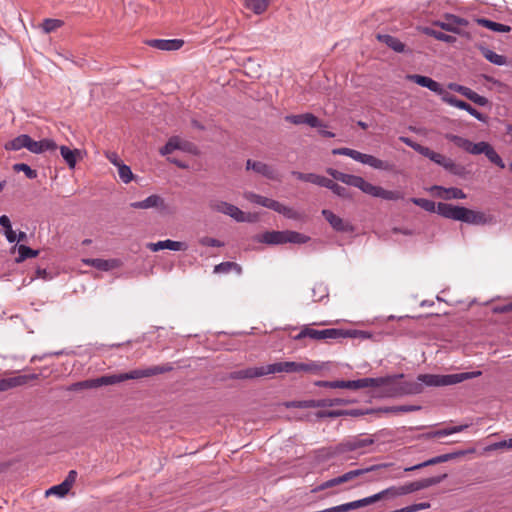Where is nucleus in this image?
Segmentation results:
<instances>
[{
  "label": "nucleus",
  "mask_w": 512,
  "mask_h": 512,
  "mask_svg": "<svg viewBox=\"0 0 512 512\" xmlns=\"http://www.w3.org/2000/svg\"><path fill=\"white\" fill-rule=\"evenodd\" d=\"M467 427H468L467 425L453 426V427L437 430L433 433V435H434V437H444V436H448V435H451L454 433L461 432L464 429H466Z\"/></svg>",
  "instance_id": "47"
},
{
  "label": "nucleus",
  "mask_w": 512,
  "mask_h": 512,
  "mask_svg": "<svg viewBox=\"0 0 512 512\" xmlns=\"http://www.w3.org/2000/svg\"><path fill=\"white\" fill-rule=\"evenodd\" d=\"M63 25V21L59 19H51L47 18L42 23V29L45 33H51L61 27Z\"/></svg>",
  "instance_id": "45"
},
{
  "label": "nucleus",
  "mask_w": 512,
  "mask_h": 512,
  "mask_svg": "<svg viewBox=\"0 0 512 512\" xmlns=\"http://www.w3.org/2000/svg\"><path fill=\"white\" fill-rule=\"evenodd\" d=\"M398 406L374 408V412L377 415L388 414V413H401L397 410Z\"/></svg>",
  "instance_id": "59"
},
{
  "label": "nucleus",
  "mask_w": 512,
  "mask_h": 512,
  "mask_svg": "<svg viewBox=\"0 0 512 512\" xmlns=\"http://www.w3.org/2000/svg\"><path fill=\"white\" fill-rule=\"evenodd\" d=\"M410 201L427 212L437 213V205L432 200L425 198H411Z\"/></svg>",
  "instance_id": "40"
},
{
  "label": "nucleus",
  "mask_w": 512,
  "mask_h": 512,
  "mask_svg": "<svg viewBox=\"0 0 512 512\" xmlns=\"http://www.w3.org/2000/svg\"><path fill=\"white\" fill-rule=\"evenodd\" d=\"M482 374L481 371H472V372H461L456 374H447V375H439V374H420L418 375V380L422 382L424 386L430 387H441V386H449L461 383L465 380H469L472 378H476Z\"/></svg>",
  "instance_id": "9"
},
{
  "label": "nucleus",
  "mask_w": 512,
  "mask_h": 512,
  "mask_svg": "<svg viewBox=\"0 0 512 512\" xmlns=\"http://www.w3.org/2000/svg\"><path fill=\"white\" fill-rule=\"evenodd\" d=\"M428 508H430V503L422 502V503H416V504H412V505L400 508L399 512H417V511L425 510Z\"/></svg>",
  "instance_id": "50"
},
{
  "label": "nucleus",
  "mask_w": 512,
  "mask_h": 512,
  "mask_svg": "<svg viewBox=\"0 0 512 512\" xmlns=\"http://www.w3.org/2000/svg\"><path fill=\"white\" fill-rule=\"evenodd\" d=\"M442 101L449 104L450 106L462 109L467 111L471 116L476 118L478 121L486 123L488 117L479 111H477L474 107H472L469 103L458 99L452 94L446 93L442 96Z\"/></svg>",
  "instance_id": "17"
},
{
  "label": "nucleus",
  "mask_w": 512,
  "mask_h": 512,
  "mask_svg": "<svg viewBox=\"0 0 512 512\" xmlns=\"http://www.w3.org/2000/svg\"><path fill=\"white\" fill-rule=\"evenodd\" d=\"M200 243L204 246L208 247H222L223 243L219 241L218 239L211 238V237H203L200 240Z\"/></svg>",
  "instance_id": "57"
},
{
  "label": "nucleus",
  "mask_w": 512,
  "mask_h": 512,
  "mask_svg": "<svg viewBox=\"0 0 512 512\" xmlns=\"http://www.w3.org/2000/svg\"><path fill=\"white\" fill-rule=\"evenodd\" d=\"M446 476V474H443L439 476L421 479L414 482H409L401 486H391L378 492L377 495H379L380 500L384 498H396L399 496H404L428 488L430 486L439 484L446 478Z\"/></svg>",
  "instance_id": "7"
},
{
  "label": "nucleus",
  "mask_w": 512,
  "mask_h": 512,
  "mask_svg": "<svg viewBox=\"0 0 512 512\" xmlns=\"http://www.w3.org/2000/svg\"><path fill=\"white\" fill-rule=\"evenodd\" d=\"M435 464H437L436 457H433V458H431L429 460H426V461H424L422 463H419L417 465L404 468V472H410V471L418 470V469H421V468H424V467H427V466H430V465H435Z\"/></svg>",
  "instance_id": "54"
},
{
  "label": "nucleus",
  "mask_w": 512,
  "mask_h": 512,
  "mask_svg": "<svg viewBox=\"0 0 512 512\" xmlns=\"http://www.w3.org/2000/svg\"><path fill=\"white\" fill-rule=\"evenodd\" d=\"M244 198L248 200L251 203L272 209L273 206H275V200L261 196L259 194H256L254 192H245L243 194Z\"/></svg>",
  "instance_id": "30"
},
{
  "label": "nucleus",
  "mask_w": 512,
  "mask_h": 512,
  "mask_svg": "<svg viewBox=\"0 0 512 512\" xmlns=\"http://www.w3.org/2000/svg\"><path fill=\"white\" fill-rule=\"evenodd\" d=\"M27 150L32 153H35V154H41L42 153L41 140L35 141L29 136Z\"/></svg>",
  "instance_id": "53"
},
{
  "label": "nucleus",
  "mask_w": 512,
  "mask_h": 512,
  "mask_svg": "<svg viewBox=\"0 0 512 512\" xmlns=\"http://www.w3.org/2000/svg\"><path fill=\"white\" fill-rule=\"evenodd\" d=\"M76 478H77V472L75 470H71V471H69V473H68L67 477L65 478V480L63 481V483L67 484V487L69 489H71V487L73 486V484L76 481Z\"/></svg>",
  "instance_id": "61"
},
{
  "label": "nucleus",
  "mask_w": 512,
  "mask_h": 512,
  "mask_svg": "<svg viewBox=\"0 0 512 512\" xmlns=\"http://www.w3.org/2000/svg\"><path fill=\"white\" fill-rule=\"evenodd\" d=\"M375 443L372 436H353L349 437L335 446L333 455H342L347 452H357L358 455L366 453L365 448Z\"/></svg>",
  "instance_id": "11"
},
{
  "label": "nucleus",
  "mask_w": 512,
  "mask_h": 512,
  "mask_svg": "<svg viewBox=\"0 0 512 512\" xmlns=\"http://www.w3.org/2000/svg\"><path fill=\"white\" fill-rule=\"evenodd\" d=\"M131 207L135 209H150V208H158L160 210H164L166 208L165 202L163 198L154 194L150 195L142 201H137L131 203Z\"/></svg>",
  "instance_id": "27"
},
{
  "label": "nucleus",
  "mask_w": 512,
  "mask_h": 512,
  "mask_svg": "<svg viewBox=\"0 0 512 512\" xmlns=\"http://www.w3.org/2000/svg\"><path fill=\"white\" fill-rule=\"evenodd\" d=\"M173 369L170 364L156 365L144 369H134L126 373L104 375L95 379H87L73 383L70 387V391H79L83 389H93L101 386L114 385L126 380H135L146 377H151L158 374L169 372Z\"/></svg>",
  "instance_id": "1"
},
{
  "label": "nucleus",
  "mask_w": 512,
  "mask_h": 512,
  "mask_svg": "<svg viewBox=\"0 0 512 512\" xmlns=\"http://www.w3.org/2000/svg\"><path fill=\"white\" fill-rule=\"evenodd\" d=\"M38 255L37 250H33L32 248L26 245H20L18 248V257L16 259L17 262H22L28 258H33Z\"/></svg>",
  "instance_id": "43"
},
{
  "label": "nucleus",
  "mask_w": 512,
  "mask_h": 512,
  "mask_svg": "<svg viewBox=\"0 0 512 512\" xmlns=\"http://www.w3.org/2000/svg\"><path fill=\"white\" fill-rule=\"evenodd\" d=\"M83 263L100 271H110L120 266L118 259L88 258L83 259Z\"/></svg>",
  "instance_id": "26"
},
{
  "label": "nucleus",
  "mask_w": 512,
  "mask_h": 512,
  "mask_svg": "<svg viewBox=\"0 0 512 512\" xmlns=\"http://www.w3.org/2000/svg\"><path fill=\"white\" fill-rule=\"evenodd\" d=\"M211 209L223 213L225 215L230 216L237 222H249L250 217L247 216L241 209L237 206L230 204L225 201H211L210 202Z\"/></svg>",
  "instance_id": "15"
},
{
  "label": "nucleus",
  "mask_w": 512,
  "mask_h": 512,
  "mask_svg": "<svg viewBox=\"0 0 512 512\" xmlns=\"http://www.w3.org/2000/svg\"><path fill=\"white\" fill-rule=\"evenodd\" d=\"M320 399L319 400H301V401H290L286 403L287 408H319L320 407Z\"/></svg>",
  "instance_id": "39"
},
{
  "label": "nucleus",
  "mask_w": 512,
  "mask_h": 512,
  "mask_svg": "<svg viewBox=\"0 0 512 512\" xmlns=\"http://www.w3.org/2000/svg\"><path fill=\"white\" fill-rule=\"evenodd\" d=\"M320 365L310 361L306 363L283 361L276 362L260 367H249L242 370L233 371L229 374V379H252L255 377L266 376L275 373H314L320 370Z\"/></svg>",
  "instance_id": "2"
},
{
  "label": "nucleus",
  "mask_w": 512,
  "mask_h": 512,
  "mask_svg": "<svg viewBox=\"0 0 512 512\" xmlns=\"http://www.w3.org/2000/svg\"><path fill=\"white\" fill-rule=\"evenodd\" d=\"M350 401L343 398H324L320 399V407H333L338 405H346Z\"/></svg>",
  "instance_id": "49"
},
{
  "label": "nucleus",
  "mask_w": 512,
  "mask_h": 512,
  "mask_svg": "<svg viewBox=\"0 0 512 512\" xmlns=\"http://www.w3.org/2000/svg\"><path fill=\"white\" fill-rule=\"evenodd\" d=\"M468 24L469 22L467 19L461 18L454 14H446L444 21L434 22L435 26H438L445 31L456 34H461L460 27H466L468 26Z\"/></svg>",
  "instance_id": "18"
},
{
  "label": "nucleus",
  "mask_w": 512,
  "mask_h": 512,
  "mask_svg": "<svg viewBox=\"0 0 512 512\" xmlns=\"http://www.w3.org/2000/svg\"><path fill=\"white\" fill-rule=\"evenodd\" d=\"M448 87H449V89L463 95L464 97H465L467 90L469 89V87H466V86H463V85H460L457 83H450L448 85Z\"/></svg>",
  "instance_id": "62"
},
{
  "label": "nucleus",
  "mask_w": 512,
  "mask_h": 512,
  "mask_svg": "<svg viewBox=\"0 0 512 512\" xmlns=\"http://www.w3.org/2000/svg\"><path fill=\"white\" fill-rule=\"evenodd\" d=\"M445 138L448 141L453 142L457 147L463 149L467 153L469 152V149L471 146V141L469 139L452 134V133H447L445 135Z\"/></svg>",
  "instance_id": "37"
},
{
  "label": "nucleus",
  "mask_w": 512,
  "mask_h": 512,
  "mask_svg": "<svg viewBox=\"0 0 512 512\" xmlns=\"http://www.w3.org/2000/svg\"><path fill=\"white\" fill-rule=\"evenodd\" d=\"M399 140L406 144L408 147L412 148L422 156L430 159L432 162L438 164L439 166L443 167L446 171L449 173L456 175V176H463L466 172V169L464 166L455 163L454 160L451 158H448L440 153H437L433 150H431L429 147L423 146L415 141H413L411 138L406 136H401Z\"/></svg>",
  "instance_id": "5"
},
{
  "label": "nucleus",
  "mask_w": 512,
  "mask_h": 512,
  "mask_svg": "<svg viewBox=\"0 0 512 512\" xmlns=\"http://www.w3.org/2000/svg\"><path fill=\"white\" fill-rule=\"evenodd\" d=\"M468 153L472 155L484 154L491 163L495 164L501 169L505 168V163L503 162L502 158L488 142L480 141L478 143H473L471 141V146Z\"/></svg>",
  "instance_id": "14"
},
{
  "label": "nucleus",
  "mask_w": 512,
  "mask_h": 512,
  "mask_svg": "<svg viewBox=\"0 0 512 512\" xmlns=\"http://www.w3.org/2000/svg\"><path fill=\"white\" fill-rule=\"evenodd\" d=\"M118 168V174L122 182L125 184L129 183L133 178V173L129 166L126 164L120 165Z\"/></svg>",
  "instance_id": "48"
},
{
  "label": "nucleus",
  "mask_w": 512,
  "mask_h": 512,
  "mask_svg": "<svg viewBox=\"0 0 512 512\" xmlns=\"http://www.w3.org/2000/svg\"><path fill=\"white\" fill-rule=\"evenodd\" d=\"M286 122L292 123L294 125H308L312 128H321L324 125L322 122L312 113H303L297 115H286L284 117Z\"/></svg>",
  "instance_id": "22"
},
{
  "label": "nucleus",
  "mask_w": 512,
  "mask_h": 512,
  "mask_svg": "<svg viewBox=\"0 0 512 512\" xmlns=\"http://www.w3.org/2000/svg\"><path fill=\"white\" fill-rule=\"evenodd\" d=\"M275 204L276 205L273 206L271 210H273L279 214H282L283 216H285L288 219H297L298 218V213L291 207L285 206L284 204H282L276 200H275Z\"/></svg>",
  "instance_id": "38"
},
{
  "label": "nucleus",
  "mask_w": 512,
  "mask_h": 512,
  "mask_svg": "<svg viewBox=\"0 0 512 512\" xmlns=\"http://www.w3.org/2000/svg\"><path fill=\"white\" fill-rule=\"evenodd\" d=\"M357 501V504H358V508H361V507H365L367 505H370V504H373L377 501H380V497L379 495L374 494V495H371L369 497H365V498H362V499H359V500H356Z\"/></svg>",
  "instance_id": "55"
},
{
  "label": "nucleus",
  "mask_w": 512,
  "mask_h": 512,
  "mask_svg": "<svg viewBox=\"0 0 512 512\" xmlns=\"http://www.w3.org/2000/svg\"><path fill=\"white\" fill-rule=\"evenodd\" d=\"M231 271H235L240 275L242 273V267L236 262L225 261L216 265L213 270L216 274H228Z\"/></svg>",
  "instance_id": "34"
},
{
  "label": "nucleus",
  "mask_w": 512,
  "mask_h": 512,
  "mask_svg": "<svg viewBox=\"0 0 512 512\" xmlns=\"http://www.w3.org/2000/svg\"><path fill=\"white\" fill-rule=\"evenodd\" d=\"M106 157L116 167H119L120 165L123 164L116 152H108L106 154Z\"/></svg>",
  "instance_id": "63"
},
{
  "label": "nucleus",
  "mask_w": 512,
  "mask_h": 512,
  "mask_svg": "<svg viewBox=\"0 0 512 512\" xmlns=\"http://www.w3.org/2000/svg\"><path fill=\"white\" fill-rule=\"evenodd\" d=\"M70 491V489L67 487V484H64L63 482L58 484V485H55V486H52L50 487L47 491H46V496H49V495H57L59 497H63L65 496L68 492Z\"/></svg>",
  "instance_id": "46"
},
{
  "label": "nucleus",
  "mask_w": 512,
  "mask_h": 512,
  "mask_svg": "<svg viewBox=\"0 0 512 512\" xmlns=\"http://www.w3.org/2000/svg\"><path fill=\"white\" fill-rule=\"evenodd\" d=\"M388 466H390V464H377V465H372V466L367 467V468H361V469H356V470L348 471V472L344 473L341 476L329 479V480L321 483L320 485H318L315 488H313L311 490V492L312 493H317V492H320V491H323V490L335 487L337 485H340V484L346 483L348 481H351V480L355 479L356 477L364 475V474H366L368 472L375 471V470H378L380 468H385V467H388Z\"/></svg>",
  "instance_id": "12"
},
{
  "label": "nucleus",
  "mask_w": 512,
  "mask_h": 512,
  "mask_svg": "<svg viewBox=\"0 0 512 512\" xmlns=\"http://www.w3.org/2000/svg\"><path fill=\"white\" fill-rule=\"evenodd\" d=\"M60 154L69 168H71V169L75 168L77 159L80 156V150L70 149L67 146H61Z\"/></svg>",
  "instance_id": "31"
},
{
  "label": "nucleus",
  "mask_w": 512,
  "mask_h": 512,
  "mask_svg": "<svg viewBox=\"0 0 512 512\" xmlns=\"http://www.w3.org/2000/svg\"><path fill=\"white\" fill-rule=\"evenodd\" d=\"M434 196L444 200L451 199H465L467 196L462 189L456 187L445 188L439 185H434L430 188Z\"/></svg>",
  "instance_id": "23"
},
{
  "label": "nucleus",
  "mask_w": 512,
  "mask_h": 512,
  "mask_svg": "<svg viewBox=\"0 0 512 512\" xmlns=\"http://www.w3.org/2000/svg\"><path fill=\"white\" fill-rule=\"evenodd\" d=\"M422 32L425 35L431 36L439 41H443L446 43H454L456 41V38L454 36L435 30L432 27H423Z\"/></svg>",
  "instance_id": "35"
},
{
  "label": "nucleus",
  "mask_w": 512,
  "mask_h": 512,
  "mask_svg": "<svg viewBox=\"0 0 512 512\" xmlns=\"http://www.w3.org/2000/svg\"><path fill=\"white\" fill-rule=\"evenodd\" d=\"M389 381L388 378H361L357 380H336L333 384L335 388L358 390L367 387H379Z\"/></svg>",
  "instance_id": "13"
},
{
  "label": "nucleus",
  "mask_w": 512,
  "mask_h": 512,
  "mask_svg": "<svg viewBox=\"0 0 512 512\" xmlns=\"http://www.w3.org/2000/svg\"><path fill=\"white\" fill-rule=\"evenodd\" d=\"M335 182L332 179L326 178L324 176H319L318 186L325 187L329 190L333 188Z\"/></svg>",
  "instance_id": "60"
},
{
  "label": "nucleus",
  "mask_w": 512,
  "mask_h": 512,
  "mask_svg": "<svg viewBox=\"0 0 512 512\" xmlns=\"http://www.w3.org/2000/svg\"><path fill=\"white\" fill-rule=\"evenodd\" d=\"M37 378V374L18 375L9 378H2L0 379V392H5L13 388L23 386L29 381L36 380Z\"/></svg>",
  "instance_id": "21"
},
{
  "label": "nucleus",
  "mask_w": 512,
  "mask_h": 512,
  "mask_svg": "<svg viewBox=\"0 0 512 512\" xmlns=\"http://www.w3.org/2000/svg\"><path fill=\"white\" fill-rule=\"evenodd\" d=\"M13 170L16 172H24L28 179H35L37 177V171L32 169L28 164L16 163L13 165Z\"/></svg>",
  "instance_id": "44"
},
{
  "label": "nucleus",
  "mask_w": 512,
  "mask_h": 512,
  "mask_svg": "<svg viewBox=\"0 0 512 512\" xmlns=\"http://www.w3.org/2000/svg\"><path fill=\"white\" fill-rule=\"evenodd\" d=\"M310 240V237L296 231H267L258 237V241L269 244L279 245L285 243L304 244Z\"/></svg>",
  "instance_id": "10"
},
{
  "label": "nucleus",
  "mask_w": 512,
  "mask_h": 512,
  "mask_svg": "<svg viewBox=\"0 0 512 512\" xmlns=\"http://www.w3.org/2000/svg\"><path fill=\"white\" fill-rule=\"evenodd\" d=\"M437 214L451 220L461 221L471 225H486L493 222V217L482 211H475L463 206L439 202Z\"/></svg>",
  "instance_id": "4"
},
{
  "label": "nucleus",
  "mask_w": 512,
  "mask_h": 512,
  "mask_svg": "<svg viewBox=\"0 0 512 512\" xmlns=\"http://www.w3.org/2000/svg\"><path fill=\"white\" fill-rule=\"evenodd\" d=\"M270 1L271 0H245V5L255 14L260 15L267 10Z\"/></svg>",
  "instance_id": "36"
},
{
  "label": "nucleus",
  "mask_w": 512,
  "mask_h": 512,
  "mask_svg": "<svg viewBox=\"0 0 512 512\" xmlns=\"http://www.w3.org/2000/svg\"><path fill=\"white\" fill-rule=\"evenodd\" d=\"M349 157L357 162L368 165L374 169L384 170V171H391L393 169V165L390 164L388 161L378 159L373 155L361 153L354 149L351 150Z\"/></svg>",
  "instance_id": "16"
},
{
  "label": "nucleus",
  "mask_w": 512,
  "mask_h": 512,
  "mask_svg": "<svg viewBox=\"0 0 512 512\" xmlns=\"http://www.w3.org/2000/svg\"><path fill=\"white\" fill-rule=\"evenodd\" d=\"M176 149H183L181 140L178 137H172L168 142L160 149L162 155L171 154Z\"/></svg>",
  "instance_id": "41"
},
{
  "label": "nucleus",
  "mask_w": 512,
  "mask_h": 512,
  "mask_svg": "<svg viewBox=\"0 0 512 512\" xmlns=\"http://www.w3.org/2000/svg\"><path fill=\"white\" fill-rule=\"evenodd\" d=\"M147 44L153 48L163 51H175L180 49L184 41L181 39H151Z\"/></svg>",
  "instance_id": "25"
},
{
  "label": "nucleus",
  "mask_w": 512,
  "mask_h": 512,
  "mask_svg": "<svg viewBox=\"0 0 512 512\" xmlns=\"http://www.w3.org/2000/svg\"><path fill=\"white\" fill-rule=\"evenodd\" d=\"M407 79L411 82H414L418 84L419 86L428 88L430 91L441 95V97L446 94L447 92L443 89L442 85L438 83L437 81L433 80L430 77L418 75V74H412L408 75Z\"/></svg>",
  "instance_id": "20"
},
{
  "label": "nucleus",
  "mask_w": 512,
  "mask_h": 512,
  "mask_svg": "<svg viewBox=\"0 0 512 512\" xmlns=\"http://www.w3.org/2000/svg\"><path fill=\"white\" fill-rule=\"evenodd\" d=\"M331 191L335 195H337V196H339L341 198H349L350 197V194H349L348 190L345 187H343V186H341V185H339L337 183H335V185L333 186Z\"/></svg>",
  "instance_id": "56"
},
{
  "label": "nucleus",
  "mask_w": 512,
  "mask_h": 512,
  "mask_svg": "<svg viewBox=\"0 0 512 512\" xmlns=\"http://www.w3.org/2000/svg\"><path fill=\"white\" fill-rule=\"evenodd\" d=\"M464 454H465L464 451H456V452H452V453H446V454L436 456V461H437V464L443 463V462H447L449 460L455 459L459 456H463Z\"/></svg>",
  "instance_id": "52"
},
{
  "label": "nucleus",
  "mask_w": 512,
  "mask_h": 512,
  "mask_svg": "<svg viewBox=\"0 0 512 512\" xmlns=\"http://www.w3.org/2000/svg\"><path fill=\"white\" fill-rule=\"evenodd\" d=\"M367 414H375L374 408L344 410V416L359 417Z\"/></svg>",
  "instance_id": "51"
},
{
  "label": "nucleus",
  "mask_w": 512,
  "mask_h": 512,
  "mask_svg": "<svg viewBox=\"0 0 512 512\" xmlns=\"http://www.w3.org/2000/svg\"><path fill=\"white\" fill-rule=\"evenodd\" d=\"M148 248L153 252H157L162 249H169L172 251H181V250L186 249V244L184 242L173 241V240L167 239L164 241H158L156 243H150L148 245Z\"/></svg>",
  "instance_id": "28"
},
{
  "label": "nucleus",
  "mask_w": 512,
  "mask_h": 512,
  "mask_svg": "<svg viewBox=\"0 0 512 512\" xmlns=\"http://www.w3.org/2000/svg\"><path fill=\"white\" fill-rule=\"evenodd\" d=\"M472 102L479 106H487L489 104V100L486 97L479 95L478 93L475 94Z\"/></svg>",
  "instance_id": "64"
},
{
  "label": "nucleus",
  "mask_w": 512,
  "mask_h": 512,
  "mask_svg": "<svg viewBox=\"0 0 512 512\" xmlns=\"http://www.w3.org/2000/svg\"><path fill=\"white\" fill-rule=\"evenodd\" d=\"M476 22L482 26L485 27L491 31L494 32H500V33H506L511 31V27L502 23L494 22L492 20H489L487 18H477Z\"/></svg>",
  "instance_id": "32"
},
{
  "label": "nucleus",
  "mask_w": 512,
  "mask_h": 512,
  "mask_svg": "<svg viewBox=\"0 0 512 512\" xmlns=\"http://www.w3.org/2000/svg\"><path fill=\"white\" fill-rule=\"evenodd\" d=\"M246 169L253 170L257 174H260L270 180L277 179V173L275 172V170L268 164L261 161H253L251 159H248L246 162Z\"/></svg>",
  "instance_id": "24"
},
{
  "label": "nucleus",
  "mask_w": 512,
  "mask_h": 512,
  "mask_svg": "<svg viewBox=\"0 0 512 512\" xmlns=\"http://www.w3.org/2000/svg\"><path fill=\"white\" fill-rule=\"evenodd\" d=\"M484 57L491 63L502 66L506 64V57L500 54H497L496 52L485 49L483 52Z\"/></svg>",
  "instance_id": "42"
},
{
  "label": "nucleus",
  "mask_w": 512,
  "mask_h": 512,
  "mask_svg": "<svg viewBox=\"0 0 512 512\" xmlns=\"http://www.w3.org/2000/svg\"><path fill=\"white\" fill-rule=\"evenodd\" d=\"M321 214L335 231L347 233L354 231V227L350 222L337 216L331 210L323 209Z\"/></svg>",
  "instance_id": "19"
},
{
  "label": "nucleus",
  "mask_w": 512,
  "mask_h": 512,
  "mask_svg": "<svg viewBox=\"0 0 512 512\" xmlns=\"http://www.w3.org/2000/svg\"><path fill=\"white\" fill-rule=\"evenodd\" d=\"M29 135L22 134L5 143L4 148L8 151H18L28 147Z\"/></svg>",
  "instance_id": "33"
},
{
  "label": "nucleus",
  "mask_w": 512,
  "mask_h": 512,
  "mask_svg": "<svg viewBox=\"0 0 512 512\" xmlns=\"http://www.w3.org/2000/svg\"><path fill=\"white\" fill-rule=\"evenodd\" d=\"M377 39L397 53H402L405 51V44L392 35L378 34Z\"/></svg>",
  "instance_id": "29"
},
{
  "label": "nucleus",
  "mask_w": 512,
  "mask_h": 512,
  "mask_svg": "<svg viewBox=\"0 0 512 512\" xmlns=\"http://www.w3.org/2000/svg\"><path fill=\"white\" fill-rule=\"evenodd\" d=\"M42 153L46 151H55L57 149V144L52 139H42Z\"/></svg>",
  "instance_id": "58"
},
{
  "label": "nucleus",
  "mask_w": 512,
  "mask_h": 512,
  "mask_svg": "<svg viewBox=\"0 0 512 512\" xmlns=\"http://www.w3.org/2000/svg\"><path fill=\"white\" fill-rule=\"evenodd\" d=\"M404 377L403 374L384 376L389 381L380 388L383 389V395L387 397H395L399 395H415L423 392V385L418 378L415 381L399 382Z\"/></svg>",
  "instance_id": "8"
},
{
  "label": "nucleus",
  "mask_w": 512,
  "mask_h": 512,
  "mask_svg": "<svg viewBox=\"0 0 512 512\" xmlns=\"http://www.w3.org/2000/svg\"><path fill=\"white\" fill-rule=\"evenodd\" d=\"M326 172L334 180L340 181L341 183L346 184L348 186L356 187L360 189L363 193L368 194L372 197L382 198L384 200L390 201L403 199V194L400 191L386 190L380 186H376L367 182L361 176L346 174L334 168H327Z\"/></svg>",
  "instance_id": "3"
},
{
  "label": "nucleus",
  "mask_w": 512,
  "mask_h": 512,
  "mask_svg": "<svg viewBox=\"0 0 512 512\" xmlns=\"http://www.w3.org/2000/svg\"><path fill=\"white\" fill-rule=\"evenodd\" d=\"M368 338L369 335L365 331L360 330H346L340 328H327L317 330L309 326H304L301 331L294 336V340L300 341L304 338L313 340H337L342 338Z\"/></svg>",
  "instance_id": "6"
}]
</instances>
